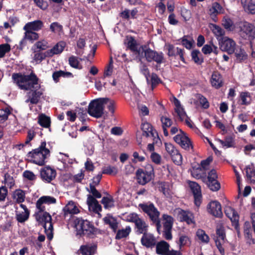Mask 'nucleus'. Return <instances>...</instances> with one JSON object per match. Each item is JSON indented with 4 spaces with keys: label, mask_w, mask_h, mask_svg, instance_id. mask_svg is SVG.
Segmentation results:
<instances>
[{
    "label": "nucleus",
    "mask_w": 255,
    "mask_h": 255,
    "mask_svg": "<svg viewBox=\"0 0 255 255\" xmlns=\"http://www.w3.org/2000/svg\"><path fill=\"white\" fill-rule=\"evenodd\" d=\"M12 79L13 83L21 90H28L36 89L39 87L38 78L33 72L29 75H24L20 73H13L12 75Z\"/></svg>",
    "instance_id": "1"
},
{
    "label": "nucleus",
    "mask_w": 255,
    "mask_h": 255,
    "mask_svg": "<svg viewBox=\"0 0 255 255\" xmlns=\"http://www.w3.org/2000/svg\"><path fill=\"white\" fill-rule=\"evenodd\" d=\"M46 145V142H42L38 148L29 152L27 155L28 160L38 165H44L45 159L50 156V151Z\"/></svg>",
    "instance_id": "2"
},
{
    "label": "nucleus",
    "mask_w": 255,
    "mask_h": 255,
    "mask_svg": "<svg viewBox=\"0 0 255 255\" xmlns=\"http://www.w3.org/2000/svg\"><path fill=\"white\" fill-rule=\"evenodd\" d=\"M142 211L146 214L152 224L156 226L157 231L159 232L161 224L159 218L160 212L152 203L147 202L139 204Z\"/></svg>",
    "instance_id": "3"
},
{
    "label": "nucleus",
    "mask_w": 255,
    "mask_h": 255,
    "mask_svg": "<svg viewBox=\"0 0 255 255\" xmlns=\"http://www.w3.org/2000/svg\"><path fill=\"white\" fill-rule=\"evenodd\" d=\"M74 225L77 234L80 236L86 235L90 236L94 235L96 232V229L87 220L77 218L74 221Z\"/></svg>",
    "instance_id": "4"
},
{
    "label": "nucleus",
    "mask_w": 255,
    "mask_h": 255,
    "mask_svg": "<svg viewBox=\"0 0 255 255\" xmlns=\"http://www.w3.org/2000/svg\"><path fill=\"white\" fill-rule=\"evenodd\" d=\"M109 101L108 98H100L92 101L89 105L88 113L92 117L99 118L104 113V105Z\"/></svg>",
    "instance_id": "5"
},
{
    "label": "nucleus",
    "mask_w": 255,
    "mask_h": 255,
    "mask_svg": "<svg viewBox=\"0 0 255 255\" xmlns=\"http://www.w3.org/2000/svg\"><path fill=\"white\" fill-rule=\"evenodd\" d=\"M142 54V56H140L138 58L139 60L145 58L148 62L154 61L157 64H160L163 62L164 59L163 54L162 52L159 53L153 50L146 45L144 47Z\"/></svg>",
    "instance_id": "6"
},
{
    "label": "nucleus",
    "mask_w": 255,
    "mask_h": 255,
    "mask_svg": "<svg viewBox=\"0 0 255 255\" xmlns=\"http://www.w3.org/2000/svg\"><path fill=\"white\" fill-rule=\"evenodd\" d=\"M137 182L141 185H145L153 177V168L150 165H147L144 169H138L136 171Z\"/></svg>",
    "instance_id": "7"
},
{
    "label": "nucleus",
    "mask_w": 255,
    "mask_h": 255,
    "mask_svg": "<svg viewBox=\"0 0 255 255\" xmlns=\"http://www.w3.org/2000/svg\"><path fill=\"white\" fill-rule=\"evenodd\" d=\"M37 220L40 223L43 224V226L45 232L47 234V238L51 240L53 238V226L51 223V216L47 212H44L42 214H38Z\"/></svg>",
    "instance_id": "8"
},
{
    "label": "nucleus",
    "mask_w": 255,
    "mask_h": 255,
    "mask_svg": "<svg viewBox=\"0 0 255 255\" xmlns=\"http://www.w3.org/2000/svg\"><path fill=\"white\" fill-rule=\"evenodd\" d=\"M127 47L135 55L137 58L142 56L143 50L145 45H140L132 36H127L125 41Z\"/></svg>",
    "instance_id": "9"
},
{
    "label": "nucleus",
    "mask_w": 255,
    "mask_h": 255,
    "mask_svg": "<svg viewBox=\"0 0 255 255\" xmlns=\"http://www.w3.org/2000/svg\"><path fill=\"white\" fill-rule=\"evenodd\" d=\"M217 237L214 239L216 246L221 255H225L224 246L227 242L225 230L222 226H218L216 229Z\"/></svg>",
    "instance_id": "10"
},
{
    "label": "nucleus",
    "mask_w": 255,
    "mask_h": 255,
    "mask_svg": "<svg viewBox=\"0 0 255 255\" xmlns=\"http://www.w3.org/2000/svg\"><path fill=\"white\" fill-rule=\"evenodd\" d=\"M218 175L215 170L212 169L208 173L207 180L203 181L205 183L208 187L213 191H218L220 188V184L217 180Z\"/></svg>",
    "instance_id": "11"
},
{
    "label": "nucleus",
    "mask_w": 255,
    "mask_h": 255,
    "mask_svg": "<svg viewBox=\"0 0 255 255\" xmlns=\"http://www.w3.org/2000/svg\"><path fill=\"white\" fill-rule=\"evenodd\" d=\"M156 253L160 255H180V251L169 250V245L165 241H162L156 244Z\"/></svg>",
    "instance_id": "12"
},
{
    "label": "nucleus",
    "mask_w": 255,
    "mask_h": 255,
    "mask_svg": "<svg viewBox=\"0 0 255 255\" xmlns=\"http://www.w3.org/2000/svg\"><path fill=\"white\" fill-rule=\"evenodd\" d=\"M220 48L228 54H233L235 50L236 44L231 38L228 37H224L219 41Z\"/></svg>",
    "instance_id": "13"
},
{
    "label": "nucleus",
    "mask_w": 255,
    "mask_h": 255,
    "mask_svg": "<svg viewBox=\"0 0 255 255\" xmlns=\"http://www.w3.org/2000/svg\"><path fill=\"white\" fill-rule=\"evenodd\" d=\"M174 140L177 143L186 150H189L190 148L192 147L189 138L181 130H180L179 133L174 137Z\"/></svg>",
    "instance_id": "14"
},
{
    "label": "nucleus",
    "mask_w": 255,
    "mask_h": 255,
    "mask_svg": "<svg viewBox=\"0 0 255 255\" xmlns=\"http://www.w3.org/2000/svg\"><path fill=\"white\" fill-rule=\"evenodd\" d=\"M19 206L21 209L16 208L15 219L18 223H23L28 219L30 211L24 204H20Z\"/></svg>",
    "instance_id": "15"
},
{
    "label": "nucleus",
    "mask_w": 255,
    "mask_h": 255,
    "mask_svg": "<svg viewBox=\"0 0 255 255\" xmlns=\"http://www.w3.org/2000/svg\"><path fill=\"white\" fill-rule=\"evenodd\" d=\"M174 212L181 221L186 222L188 224L194 223L193 215L191 212L183 210L180 208L176 209Z\"/></svg>",
    "instance_id": "16"
},
{
    "label": "nucleus",
    "mask_w": 255,
    "mask_h": 255,
    "mask_svg": "<svg viewBox=\"0 0 255 255\" xmlns=\"http://www.w3.org/2000/svg\"><path fill=\"white\" fill-rule=\"evenodd\" d=\"M55 170L49 166L44 167L40 170V177L44 181L50 183L56 177Z\"/></svg>",
    "instance_id": "17"
},
{
    "label": "nucleus",
    "mask_w": 255,
    "mask_h": 255,
    "mask_svg": "<svg viewBox=\"0 0 255 255\" xmlns=\"http://www.w3.org/2000/svg\"><path fill=\"white\" fill-rule=\"evenodd\" d=\"M208 212L216 217H221L223 215L220 203L217 201L210 202L207 206Z\"/></svg>",
    "instance_id": "18"
},
{
    "label": "nucleus",
    "mask_w": 255,
    "mask_h": 255,
    "mask_svg": "<svg viewBox=\"0 0 255 255\" xmlns=\"http://www.w3.org/2000/svg\"><path fill=\"white\" fill-rule=\"evenodd\" d=\"M189 186L194 195L195 204L199 207L201 203V192L199 185L195 182H190Z\"/></svg>",
    "instance_id": "19"
},
{
    "label": "nucleus",
    "mask_w": 255,
    "mask_h": 255,
    "mask_svg": "<svg viewBox=\"0 0 255 255\" xmlns=\"http://www.w3.org/2000/svg\"><path fill=\"white\" fill-rule=\"evenodd\" d=\"M141 244L146 248L154 247L156 244L155 237L151 234L145 232L141 239Z\"/></svg>",
    "instance_id": "20"
},
{
    "label": "nucleus",
    "mask_w": 255,
    "mask_h": 255,
    "mask_svg": "<svg viewBox=\"0 0 255 255\" xmlns=\"http://www.w3.org/2000/svg\"><path fill=\"white\" fill-rule=\"evenodd\" d=\"M191 175L197 179H201L202 181L207 180V175L205 171L199 165L192 167L190 170Z\"/></svg>",
    "instance_id": "21"
},
{
    "label": "nucleus",
    "mask_w": 255,
    "mask_h": 255,
    "mask_svg": "<svg viewBox=\"0 0 255 255\" xmlns=\"http://www.w3.org/2000/svg\"><path fill=\"white\" fill-rule=\"evenodd\" d=\"M141 129L143 131V135L146 137H152L153 140L158 139L157 132L153 129L152 127L148 123H144L141 125Z\"/></svg>",
    "instance_id": "22"
},
{
    "label": "nucleus",
    "mask_w": 255,
    "mask_h": 255,
    "mask_svg": "<svg viewBox=\"0 0 255 255\" xmlns=\"http://www.w3.org/2000/svg\"><path fill=\"white\" fill-rule=\"evenodd\" d=\"M65 217L68 215H72L79 213L80 210L77 204L73 201H70L63 209Z\"/></svg>",
    "instance_id": "23"
},
{
    "label": "nucleus",
    "mask_w": 255,
    "mask_h": 255,
    "mask_svg": "<svg viewBox=\"0 0 255 255\" xmlns=\"http://www.w3.org/2000/svg\"><path fill=\"white\" fill-rule=\"evenodd\" d=\"M43 94L42 90H35L29 92L27 95V98L25 103H30L31 104H36L39 102L41 96Z\"/></svg>",
    "instance_id": "24"
},
{
    "label": "nucleus",
    "mask_w": 255,
    "mask_h": 255,
    "mask_svg": "<svg viewBox=\"0 0 255 255\" xmlns=\"http://www.w3.org/2000/svg\"><path fill=\"white\" fill-rule=\"evenodd\" d=\"M87 203L89 210L94 213H98L102 210L101 206L99 204L98 201L91 195H88Z\"/></svg>",
    "instance_id": "25"
},
{
    "label": "nucleus",
    "mask_w": 255,
    "mask_h": 255,
    "mask_svg": "<svg viewBox=\"0 0 255 255\" xmlns=\"http://www.w3.org/2000/svg\"><path fill=\"white\" fill-rule=\"evenodd\" d=\"M158 190L166 197H170L172 195L171 186L169 182L159 181L157 183Z\"/></svg>",
    "instance_id": "26"
},
{
    "label": "nucleus",
    "mask_w": 255,
    "mask_h": 255,
    "mask_svg": "<svg viewBox=\"0 0 255 255\" xmlns=\"http://www.w3.org/2000/svg\"><path fill=\"white\" fill-rule=\"evenodd\" d=\"M97 250V246L94 244H88L82 245L78 252L82 255H94Z\"/></svg>",
    "instance_id": "27"
},
{
    "label": "nucleus",
    "mask_w": 255,
    "mask_h": 255,
    "mask_svg": "<svg viewBox=\"0 0 255 255\" xmlns=\"http://www.w3.org/2000/svg\"><path fill=\"white\" fill-rule=\"evenodd\" d=\"M173 103L175 106V112L177 114L179 119L181 121H184V119L186 118L187 115L181 106L180 101L176 98H174Z\"/></svg>",
    "instance_id": "28"
},
{
    "label": "nucleus",
    "mask_w": 255,
    "mask_h": 255,
    "mask_svg": "<svg viewBox=\"0 0 255 255\" xmlns=\"http://www.w3.org/2000/svg\"><path fill=\"white\" fill-rule=\"evenodd\" d=\"M43 26V23L40 20L27 23L23 27V30H30L33 31L40 30Z\"/></svg>",
    "instance_id": "29"
},
{
    "label": "nucleus",
    "mask_w": 255,
    "mask_h": 255,
    "mask_svg": "<svg viewBox=\"0 0 255 255\" xmlns=\"http://www.w3.org/2000/svg\"><path fill=\"white\" fill-rule=\"evenodd\" d=\"M212 86L218 89L223 86V78L221 74L217 71L214 72L211 79Z\"/></svg>",
    "instance_id": "30"
},
{
    "label": "nucleus",
    "mask_w": 255,
    "mask_h": 255,
    "mask_svg": "<svg viewBox=\"0 0 255 255\" xmlns=\"http://www.w3.org/2000/svg\"><path fill=\"white\" fill-rule=\"evenodd\" d=\"M65 43L63 41H60L57 43L52 48L47 50V54L49 57H52L55 54L61 53L65 47Z\"/></svg>",
    "instance_id": "31"
},
{
    "label": "nucleus",
    "mask_w": 255,
    "mask_h": 255,
    "mask_svg": "<svg viewBox=\"0 0 255 255\" xmlns=\"http://www.w3.org/2000/svg\"><path fill=\"white\" fill-rule=\"evenodd\" d=\"M225 213L232 222L235 224L238 222L239 215L233 208L230 206H226L225 208Z\"/></svg>",
    "instance_id": "32"
},
{
    "label": "nucleus",
    "mask_w": 255,
    "mask_h": 255,
    "mask_svg": "<svg viewBox=\"0 0 255 255\" xmlns=\"http://www.w3.org/2000/svg\"><path fill=\"white\" fill-rule=\"evenodd\" d=\"M167 48L168 56H173L178 55L180 59L183 61H184L183 51L182 49H179L178 47L175 48L173 45L171 44L167 45Z\"/></svg>",
    "instance_id": "33"
},
{
    "label": "nucleus",
    "mask_w": 255,
    "mask_h": 255,
    "mask_svg": "<svg viewBox=\"0 0 255 255\" xmlns=\"http://www.w3.org/2000/svg\"><path fill=\"white\" fill-rule=\"evenodd\" d=\"M235 60L237 62H242L247 60L248 54L244 49L237 48L235 50Z\"/></svg>",
    "instance_id": "34"
},
{
    "label": "nucleus",
    "mask_w": 255,
    "mask_h": 255,
    "mask_svg": "<svg viewBox=\"0 0 255 255\" xmlns=\"http://www.w3.org/2000/svg\"><path fill=\"white\" fill-rule=\"evenodd\" d=\"M134 224L139 234H143L147 231L148 226L143 219L139 217Z\"/></svg>",
    "instance_id": "35"
},
{
    "label": "nucleus",
    "mask_w": 255,
    "mask_h": 255,
    "mask_svg": "<svg viewBox=\"0 0 255 255\" xmlns=\"http://www.w3.org/2000/svg\"><path fill=\"white\" fill-rule=\"evenodd\" d=\"M160 121L162 123L164 135L167 136L168 135L167 128H169L172 125V121L170 119L165 116H162L160 118Z\"/></svg>",
    "instance_id": "36"
},
{
    "label": "nucleus",
    "mask_w": 255,
    "mask_h": 255,
    "mask_svg": "<svg viewBox=\"0 0 255 255\" xmlns=\"http://www.w3.org/2000/svg\"><path fill=\"white\" fill-rule=\"evenodd\" d=\"M105 224L109 225L110 228L116 232L118 228V222L117 219L110 215H107L104 218Z\"/></svg>",
    "instance_id": "37"
},
{
    "label": "nucleus",
    "mask_w": 255,
    "mask_h": 255,
    "mask_svg": "<svg viewBox=\"0 0 255 255\" xmlns=\"http://www.w3.org/2000/svg\"><path fill=\"white\" fill-rule=\"evenodd\" d=\"M240 98V104L242 105H249L252 101L251 94L248 92L241 93Z\"/></svg>",
    "instance_id": "38"
},
{
    "label": "nucleus",
    "mask_w": 255,
    "mask_h": 255,
    "mask_svg": "<svg viewBox=\"0 0 255 255\" xmlns=\"http://www.w3.org/2000/svg\"><path fill=\"white\" fill-rule=\"evenodd\" d=\"M13 198L16 203L21 204L25 198V192L22 190L17 189L13 193Z\"/></svg>",
    "instance_id": "39"
},
{
    "label": "nucleus",
    "mask_w": 255,
    "mask_h": 255,
    "mask_svg": "<svg viewBox=\"0 0 255 255\" xmlns=\"http://www.w3.org/2000/svg\"><path fill=\"white\" fill-rule=\"evenodd\" d=\"M38 123L41 126L47 128L50 126V119L44 114H40L38 116Z\"/></svg>",
    "instance_id": "40"
},
{
    "label": "nucleus",
    "mask_w": 255,
    "mask_h": 255,
    "mask_svg": "<svg viewBox=\"0 0 255 255\" xmlns=\"http://www.w3.org/2000/svg\"><path fill=\"white\" fill-rule=\"evenodd\" d=\"M24 35L23 38L22 39L23 41L25 40H28L31 41H33L34 40H37L38 37V33H36L34 31L29 30H24Z\"/></svg>",
    "instance_id": "41"
},
{
    "label": "nucleus",
    "mask_w": 255,
    "mask_h": 255,
    "mask_svg": "<svg viewBox=\"0 0 255 255\" xmlns=\"http://www.w3.org/2000/svg\"><path fill=\"white\" fill-rule=\"evenodd\" d=\"M224 11V10L221 5L216 2L212 4L211 7L209 9L210 14L214 15L220 13H223Z\"/></svg>",
    "instance_id": "42"
},
{
    "label": "nucleus",
    "mask_w": 255,
    "mask_h": 255,
    "mask_svg": "<svg viewBox=\"0 0 255 255\" xmlns=\"http://www.w3.org/2000/svg\"><path fill=\"white\" fill-rule=\"evenodd\" d=\"M163 229H172L173 218L171 216L167 214H163L162 215Z\"/></svg>",
    "instance_id": "43"
},
{
    "label": "nucleus",
    "mask_w": 255,
    "mask_h": 255,
    "mask_svg": "<svg viewBox=\"0 0 255 255\" xmlns=\"http://www.w3.org/2000/svg\"><path fill=\"white\" fill-rule=\"evenodd\" d=\"M139 68L140 73L145 77L147 83H149L150 72L147 65L145 63L141 61Z\"/></svg>",
    "instance_id": "44"
},
{
    "label": "nucleus",
    "mask_w": 255,
    "mask_h": 255,
    "mask_svg": "<svg viewBox=\"0 0 255 255\" xmlns=\"http://www.w3.org/2000/svg\"><path fill=\"white\" fill-rule=\"evenodd\" d=\"M47 57H49V55L47 54V51L45 52L35 51L33 57V60L36 64H39Z\"/></svg>",
    "instance_id": "45"
},
{
    "label": "nucleus",
    "mask_w": 255,
    "mask_h": 255,
    "mask_svg": "<svg viewBox=\"0 0 255 255\" xmlns=\"http://www.w3.org/2000/svg\"><path fill=\"white\" fill-rule=\"evenodd\" d=\"M72 75V73L64 71L59 70L54 72L52 74V78L55 82L57 83L59 81L60 77H66Z\"/></svg>",
    "instance_id": "46"
},
{
    "label": "nucleus",
    "mask_w": 255,
    "mask_h": 255,
    "mask_svg": "<svg viewBox=\"0 0 255 255\" xmlns=\"http://www.w3.org/2000/svg\"><path fill=\"white\" fill-rule=\"evenodd\" d=\"M131 232V228L129 226H127L125 229H123L118 231L116 239L120 240L124 238H126L128 236Z\"/></svg>",
    "instance_id": "47"
},
{
    "label": "nucleus",
    "mask_w": 255,
    "mask_h": 255,
    "mask_svg": "<svg viewBox=\"0 0 255 255\" xmlns=\"http://www.w3.org/2000/svg\"><path fill=\"white\" fill-rule=\"evenodd\" d=\"M240 27L242 31L247 35H251L254 29V26L252 24L248 22H244L241 24Z\"/></svg>",
    "instance_id": "48"
},
{
    "label": "nucleus",
    "mask_w": 255,
    "mask_h": 255,
    "mask_svg": "<svg viewBox=\"0 0 255 255\" xmlns=\"http://www.w3.org/2000/svg\"><path fill=\"white\" fill-rule=\"evenodd\" d=\"M50 30L53 33L60 35L63 33V26L57 22H52L50 25Z\"/></svg>",
    "instance_id": "49"
},
{
    "label": "nucleus",
    "mask_w": 255,
    "mask_h": 255,
    "mask_svg": "<svg viewBox=\"0 0 255 255\" xmlns=\"http://www.w3.org/2000/svg\"><path fill=\"white\" fill-rule=\"evenodd\" d=\"M250 223L249 222H245L244 225V233L245 235V237L247 238L249 241H248V243L250 245L255 244V240L252 239V235L250 233L249 227H250Z\"/></svg>",
    "instance_id": "50"
},
{
    "label": "nucleus",
    "mask_w": 255,
    "mask_h": 255,
    "mask_svg": "<svg viewBox=\"0 0 255 255\" xmlns=\"http://www.w3.org/2000/svg\"><path fill=\"white\" fill-rule=\"evenodd\" d=\"M246 175L248 179L251 182H255V169L254 167L252 166H248L246 169Z\"/></svg>",
    "instance_id": "51"
},
{
    "label": "nucleus",
    "mask_w": 255,
    "mask_h": 255,
    "mask_svg": "<svg viewBox=\"0 0 255 255\" xmlns=\"http://www.w3.org/2000/svg\"><path fill=\"white\" fill-rule=\"evenodd\" d=\"M191 56L192 60L197 64H201L203 61L202 58V55L199 50H193L192 52Z\"/></svg>",
    "instance_id": "52"
},
{
    "label": "nucleus",
    "mask_w": 255,
    "mask_h": 255,
    "mask_svg": "<svg viewBox=\"0 0 255 255\" xmlns=\"http://www.w3.org/2000/svg\"><path fill=\"white\" fill-rule=\"evenodd\" d=\"M138 218V215L134 213L124 214L123 215V220L128 222H133L134 223H135Z\"/></svg>",
    "instance_id": "53"
},
{
    "label": "nucleus",
    "mask_w": 255,
    "mask_h": 255,
    "mask_svg": "<svg viewBox=\"0 0 255 255\" xmlns=\"http://www.w3.org/2000/svg\"><path fill=\"white\" fill-rule=\"evenodd\" d=\"M102 203L106 209H110L114 206V201L111 197H104L102 198Z\"/></svg>",
    "instance_id": "54"
},
{
    "label": "nucleus",
    "mask_w": 255,
    "mask_h": 255,
    "mask_svg": "<svg viewBox=\"0 0 255 255\" xmlns=\"http://www.w3.org/2000/svg\"><path fill=\"white\" fill-rule=\"evenodd\" d=\"M196 235L199 240L204 243H208L209 242V237L202 230H198L196 232Z\"/></svg>",
    "instance_id": "55"
},
{
    "label": "nucleus",
    "mask_w": 255,
    "mask_h": 255,
    "mask_svg": "<svg viewBox=\"0 0 255 255\" xmlns=\"http://www.w3.org/2000/svg\"><path fill=\"white\" fill-rule=\"evenodd\" d=\"M210 28L213 33L217 37H221L224 34V30L222 29L221 27L219 26L212 24H211Z\"/></svg>",
    "instance_id": "56"
},
{
    "label": "nucleus",
    "mask_w": 255,
    "mask_h": 255,
    "mask_svg": "<svg viewBox=\"0 0 255 255\" xmlns=\"http://www.w3.org/2000/svg\"><path fill=\"white\" fill-rule=\"evenodd\" d=\"M182 45L187 49H191L192 47L194 41L193 39L188 36H184L182 38Z\"/></svg>",
    "instance_id": "57"
},
{
    "label": "nucleus",
    "mask_w": 255,
    "mask_h": 255,
    "mask_svg": "<svg viewBox=\"0 0 255 255\" xmlns=\"http://www.w3.org/2000/svg\"><path fill=\"white\" fill-rule=\"evenodd\" d=\"M86 45L85 40L83 38H80L77 42V46L80 49H77L76 53L79 55H82L83 54V49Z\"/></svg>",
    "instance_id": "58"
},
{
    "label": "nucleus",
    "mask_w": 255,
    "mask_h": 255,
    "mask_svg": "<svg viewBox=\"0 0 255 255\" xmlns=\"http://www.w3.org/2000/svg\"><path fill=\"white\" fill-rule=\"evenodd\" d=\"M69 63L70 66L73 68L80 69L82 68L81 65L79 63L78 58L75 56H71L69 58Z\"/></svg>",
    "instance_id": "59"
},
{
    "label": "nucleus",
    "mask_w": 255,
    "mask_h": 255,
    "mask_svg": "<svg viewBox=\"0 0 255 255\" xmlns=\"http://www.w3.org/2000/svg\"><path fill=\"white\" fill-rule=\"evenodd\" d=\"M222 25L227 30H232L234 28L232 20L229 18H224L222 21Z\"/></svg>",
    "instance_id": "60"
},
{
    "label": "nucleus",
    "mask_w": 255,
    "mask_h": 255,
    "mask_svg": "<svg viewBox=\"0 0 255 255\" xmlns=\"http://www.w3.org/2000/svg\"><path fill=\"white\" fill-rule=\"evenodd\" d=\"M174 163L177 165H180L182 162V156L178 151L171 155Z\"/></svg>",
    "instance_id": "61"
},
{
    "label": "nucleus",
    "mask_w": 255,
    "mask_h": 255,
    "mask_svg": "<svg viewBox=\"0 0 255 255\" xmlns=\"http://www.w3.org/2000/svg\"><path fill=\"white\" fill-rule=\"evenodd\" d=\"M160 80L158 78L157 75L154 73H152L150 76L149 82L148 84H151L152 89L157 85L159 83Z\"/></svg>",
    "instance_id": "62"
},
{
    "label": "nucleus",
    "mask_w": 255,
    "mask_h": 255,
    "mask_svg": "<svg viewBox=\"0 0 255 255\" xmlns=\"http://www.w3.org/2000/svg\"><path fill=\"white\" fill-rule=\"evenodd\" d=\"M34 46L39 51L45 50L49 47L48 43L45 40L39 41L35 43Z\"/></svg>",
    "instance_id": "63"
},
{
    "label": "nucleus",
    "mask_w": 255,
    "mask_h": 255,
    "mask_svg": "<svg viewBox=\"0 0 255 255\" xmlns=\"http://www.w3.org/2000/svg\"><path fill=\"white\" fill-rule=\"evenodd\" d=\"M10 113L11 112L8 107L0 109V121L6 120Z\"/></svg>",
    "instance_id": "64"
}]
</instances>
